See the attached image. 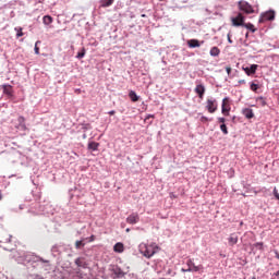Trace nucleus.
<instances>
[{
  "instance_id": "obj_27",
  "label": "nucleus",
  "mask_w": 279,
  "mask_h": 279,
  "mask_svg": "<svg viewBox=\"0 0 279 279\" xmlns=\"http://www.w3.org/2000/svg\"><path fill=\"white\" fill-rule=\"evenodd\" d=\"M259 88H260V86H258V84L251 83V90H253V93H256V90H258Z\"/></svg>"
},
{
  "instance_id": "obj_31",
  "label": "nucleus",
  "mask_w": 279,
  "mask_h": 279,
  "mask_svg": "<svg viewBox=\"0 0 279 279\" xmlns=\"http://www.w3.org/2000/svg\"><path fill=\"white\" fill-rule=\"evenodd\" d=\"M220 130L223 134H228V126L226 124H221Z\"/></svg>"
},
{
  "instance_id": "obj_19",
  "label": "nucleus",
  "mask_w": 279,
  "mask_h": 279,
  "mask_svg": "<svg viewBox=\"0 0 279 279\" xmlns=\"http://www.w3.org/2000/svg\"><path fill=\"white\" fill-rule=\"evenodd\" d=\"M243 114L246 119H254V111L250 108L244 109Z\"/></svg>"
},
{
  "instance_id": "obj_30",
  "label": "nucleus",
  "mask_w": 279,
  "mask_h": 279,
  "mask_svg": "<svg viewBox=\"0 0 279 279\" xmlns=\"http://www.w3.org/2000/svg\"><path fill=\"white\" fill-rule=\"evenodd\" d=\"M208 121H213V119H209L205 116L201 117V123H208Z\"/></svg>"
},
{
  "instance_id": "obj_20",
  "label": "nucleus",
  "mask_w": 279,
  "mask_h": 279,
  "mask_svg": "<svg viewBox=\"0 0 279 279\" xmlns=\"http://www.w3.org/2000/svg\"><path fill=\"white\" fill-rule=\"evenodd\" d=\"M114 3V0H100L101 8H110Z\"/></svg>"
},
{
  "instance_id": "obj_1",
  "label": "nucleus",
  "mask_w": 279,
  "mask_h": 279,
  "mask_svg": "<svg viewBox=\"0 0 279 279\" xmlns=\"http://www.w3.org/2000/svg\"><path fill=\"white\" fill-rule=\"evenodd\" d=\"M140 253H142L145 258H151V256H154V254H156V252H158V250H160L159 246L156 245V243H150V244H146V243H141L138 246Z\"/></svg>"
},
{
  "instance_id": "obj_49",
  "label": "nucleus",
  "mask_w": 279,
  "mask_h": 279,
  "mask_svg": "<svg viewBox=\"0 0 279 279\" xmlns=\"http://www.w3.org/2000/svg\"><path fill=\"white\" fill-rule=\"evenodd\" d=\"M159 1H165V0H159Z\"/></svg>"
},
{
  "instance_id": "obj_37",
  "label": "nucleus",
  "mask_w": 279,
  "mask_h": 279,
  "mask_svg": "<svg viewBox=\"0 0 279 279\" xmlns=\"http://www.w3.org/2000/svg\"><path fill=\"white\" fill-rule=\"evenodd\" d=\"M256 247H263V242L256 243Z\"/></svg>"
},
{
  "instance_id": "obj_43",
  "label": "nucleus",
  "mask_w": 279,
  "mask_h": 279,
  "mask_svg": "<svg viewBox=\"0 0 279 279\" xmlns=\"http://www.w3.org/2000/svg\"><path fill=\"white\" fill-rule=\"evenodd\" d=\"M83 138H84V140L88 138V136L86 135V133L83 134Z\"/></svg>"
},
{
  "instance_id": "obj_22",
  "label": "nucleus",
  "mask_w": 279,
  "mask_h": 279,
  "mask_svg": "<svg viewBox=\"0 0 279 279\" xmlns=\"http://www.w3.org/2000/svg\"><path fill=\"white\" fill-rule=\"evenodd\" d=\"M129 97H130L131 101H134V102H136V101H138V99H141V97H138V95H136V92H134V90H131L129 93Z\"/></svg>"
},
{
  "instance_id": "obj_7",
  "label": "nucleus",
  "mask_w": 279,
  "mask_h": 279,
  "mask_svg": "<svg viewBox=\"0 0 279 279\" xmlns=\"http://www.w3.org/2000/svg\"><path fill=\"white\" fill-rule=\"evenodd\" d=\"M186 265H187V271H204V266L203 265H198V266H195V263L193 262V259H187L186 262Z\"/></svg>"
},
{
  "instance_id": "obj_6",
  "label": "nucleus",
  "mask_w": 279,
  "mask_h": 279,
  "mask_svg": "<svg viewBox=\"0 0 279 279\" xmlns=\"http://www.w3.org/2000/svg\"><path fill=\"white\" fill-rule=\"evenodd\" d=\"M274 19H276V12L267 11L265 13H262L259 17V23H265L266 21H274Z\"/></svg>"
},
{
  "instance_id": "obj_38",
  "label": "nucleus",
  "mask_w": 279,
  "mask_h": 279,
  "mask_svg": "<svg viewBox=\"0 0 279 279\" xmlns=\"http://www.w3.org/2000/svg\"><path fill=\"white\" fill-rule=\"evenodd\" d=\"M275 256H276V258H278V260H279V252H278V251H275Z\"/></svg>"
},
{
  "instance_id": "obj_2",
  "label": "nucleus",
  "mask_w": 279,
  "mask_h": 279,
  "mask_svg": "<svg viewBox=\"0 0 279 279\" xmlns=\"http://www.w3.org/2000/svg\"><path fill=\"white\" fill-rule=\"evenodd\" d=\"M230 110H232V108L230 107V98H223L221 105L222 114L225 117H230Z\"/></svg>"
},
{
  "instance_id": "obj_18",
  "label": "nucleus",
  "mask_w": 279,
  "mask_h": 279,
  "mask_svg": "<svg viewBox=\"0 0 279 279\" xmlns=\"http://www.w3.org/2000/svg\"><path fill=\"white\" fill-rule=\"evenodd\" d=\"M236 243H239V235L233 233L229 236V245H236Z\"/></svg>"
},
{
  "instance_id": "obj_32",
  "label": "nucleus",
  "mask_w": 279,
  "mask_h": 279,
  "mask_svg": "<svg viewBox=\"0 0 279 279\" xmlns=\"http://www.w3.org/2000/svg\"><path fill=\"white\" fill-rule=\"evenodd\" d=\"M257 101H260L262 106H267V102L265 101V98L259 97Z\"/></svg>"
},
{
  "instance_id": "obj_48",
  "label": "nucleus",
  "mask_w": 279,
  "mask_h": 279,
  "mask_svg": "<svg viewBox=\"0 0 279 279\" xmlns=\"http://www.w3.org/2000/svg\"><path fill=\"white\" fill-rule=\"evenodd\" d=\"M252 279H256V277H253Z\"/></svg>"
},
{
  "instance_id": "obj_47",
  "label": "nucleus",
  "mask_w": 279,
  "mask_h": 279,
  "mask_svg": "<svg viewBox=\"0 0 279 279\" xmlns=\"http://www.w3.org/2000/svg\"><path fill=\"white\" fill-rule=\"evenodd\" d=\"M149 118H154V116H149Z\"/></svg>"
},
{
  "instance_id": "obj_3",
  "label": "nucleus",
  "mask_w": 279,
  "mask_h": 279,
  "mask_svg": "<svg viewBox=\"0 0 279 279\" xmlns=\"http://www.w3.org/2000/svg\"><path fill=\"white\" fill-rule=\"evenodd\" d=\"M239 8L242 12H245V14H254V8L245 1H240Z\"/></svg>"
},
{
  "instance_id": "obj_26",
  "label": "nucleus",
  "mask_w": 279,
  "mask_h": 279,
  "mask_svg": "<svg viewBox=\"0 0 279 279\" xmlns=\"http://www.w3.org/2000/svg\"><path fill=\"white\" fill-rule=\"evenodd\" d=\"M85 56H86V49L83 48L82 51L76 54V58L78 60H82V58H84Z\"/></svg>"
},
{
  "instance_id": "obj_24",
  "label": "nucleus",
  "mask_w": 279,
  "mask_h": 279,
  "mask_svg": "<svg viewBox=\"0 0 279 279\" xmlns=\"http://www.w3.org/2000/svg\"><path fill=\"white\" fill-rule=\"evenodd\" d=\"M242 27H245L246 29H250L251 32H256V28L254 27V24L252 23H246L244 22V25H242Z\"/></svg>"
},
{
  "instance_id": "obj_8",
  "label": "nucleus",
  "mask_w": 279,
  "mask_h": 279,
  "mask_svg": "<svg viewBox=\"0 0 279 279\" xmlns=\"http://www.w3.org/2000/svg\"><path fill=\"white\" fill-rule=\"evenodd\" d=\"M141 221V216H138V213H133L126 218V223H130L131 226H134Z\"/></svg>"
},
{
  "instance_id": "obj_46",
  "label": "nucleus",
  "mask_w": 279,
  "mask_h": 279,
  "mask_svg": "<svg viewBox=\"0 0 279 279\" xmlns=\"http://www.w3.org/2000/svg\"><path fill=\"white\" fill-rule=\"evenodd\" d=\"M149 118H154V116H149Z\"/></svg>"
},
{
  "instance_id": "obj_10",
  "label": "nucleus",
  "mask_w": 279,
  "mask_h": 279,
  "mask_svg": "<svg viewBox=\"0 0 279 279\" xmlns=\"http://www.w3.org/2000/svg\"><path fill=\"white\" fill-rule=\"evenodd\" d=\"M15 130H27V124H25V117L20 116L17 118V125H15Z\"/></svg>"
},
{
  "instance_id": "obj_28",
  "label": "nucleus",
  "mask_w": 279,
  "mask_h": 279,
  "mask_svg": "<svg viewBox=\"0 0 279 279\" xmlns=\"http://www.w3.org/2000/svg\"><path fill=\"white\" fill-rule=\"evenodd\" d=\"M84 241H76L75 242V247H76V250H80L81 247H84Z\"/></svg>"
},
{
  "instance_id": "obj_39",
  "label": "nucleus",
  "mask_w": 279,
  "mask_h": 279,
  "mask_svg": "<svg viewBox=\"0 0 279 279\" xmlns=\"http://www.w3.org/2000/svg\"><path fill=\"white\" fill-rule=\"evenodd\" d=\"M109 114L112 117L113 114H116L114 110L109 111Z\"/></svg>"
},
{
  "instance_id": "obj_15",
  "label": "nucleus",
  "mask_w": 279,
  "mask_h": 279,
  "mask_svg": "<svg viewBox=\"0 0 279 279\" xmlns=\"http://www.w3.org/2000/svg\"><path fill=\"white\" fill-rule=\"evenodd\" d=\"M201 45L202 44L197 39H190V40H187V46L190 47V49H195L197 47H201Z\"/></svg>"
},
{
  "instance_id": "obj_4",
  "label": "nucleus",
  "mask_w": 279,
  "mask_h": 279,
  "mask_svg": "<svg viewBox=\"0 0 279 279\" xmlns=\"http://www.w3.org/2000/svg\"><path fill=\"white\" fill-rule=\"evenodd\" d=\"M231 21L234 27H243L245 23V16H243V13H239L235 17H232Z\"/></svg>"
},
{
  "instance_id": "obj_25",
  "label": "nucleus",
  "mask_w": 279,
  "mask_h": 279,
  "mask_svg": "<svg viewBox=\"0 0 279 279\" xmlns=\"http://www.w3.org/2000/svg\"><path fill=\"white\" fill-rule=\"evenodd\" d=\"M16 38H21V36H24L23 27H15Z\"/></svg>"
},
{
  "instance_id": "obj_21",
  "label": "nucleus",
  "mask_w": 279,
  "mask_h": 279,
  "mask_svg": "<svg viewBox=\"0 0 279 279\" xmlns=\"http://www.w3.org/2000/svg\"><path fill=\"white\" fill-rule=\"evenodd\" d=\"M43 23L44 25H51V23H53V17H51V15H45L43 17Z\"/></svg>"
},
{
  "instance_id": "obj_11",
  "label": "nucleus",
  "mask_w": 279,
  "mask_h": 279,
  "mask_svg": "<svg viewBox=\"0 0 279 279\" xmlns=\"http://www.w3.org/2000/svg\"><path fill=\"white\" fill-rule=\"evenodd\" d=\"M75 265L77 267H82V269H86L88 267V263H86V259L83 257H78L75 259Z\"/></svg>"
},
{
  "instance_id": "obj_35",
  "label": "nucleus",
  "mask_w": 279,
  "mask_h": 279,
  "mask_svg": "<svg viewBox=\"0 0 279 279\" xmlns=\"http://www.w3.org/2000/svg\"><path fill=\"white\" fill-rule=\"evenodd\" d=\"M219 123L226 124V118H218Z\"/></svg>"
},
{
  "instance_id": "obj_34",
  "label": "nucleus",
  "mask_w": 279,
  "mask_h": 279,
  "mask_svg": "<svg viewBox=\"0 0 279 279\" xmlns=\"http://www.w3.org/2000/svg\"><path fill=\"white\" fill-rule=\"evenodd\" d=\"M227 38H228V43L232 45V35L230 33L227 35Z\"/></svg>"
},
{
  "instance_id": "obj_23",
  "label": "nucleus",
  "mask_w": 279,
  "mask_h": 279,
  "mask_svg": "<svg viewBox=\"0 0 279 279\" xmlns=\"http://www.w3.org/2000/svg\"><path fill=\"white\" fill-rule=\"evenodd\" d=\"M113 274H114V276H117V278H123V276H125L123 270L121 268H119V267L113 269Z\"/></svg>"
},
{
  "instance_id": "obj_33",
  "label": "nucleus",
  "mask_w": 279,
  "mask_h": 279,
  "mask_svg": "<svg viewBox=\"0 0 279 279\" xmlns=\"http://www.w3.org/2000/svg\"><path fill=\"white\" fill-rule=\"evenodd\" d=\"M227 74L230 75L232 73V68L230 65L226 66Z\"/></svg>"
},
{
  "instance_id": "obj_45",
  "label": "nucleus",
  "mask_w": 279,
  "mask_h": 279,
  "mask_svg": "<svg viewBox=\"0 0 279 279\" xmlns=\"http://www.w3.org/2000/svg\"><path fill=\"white\" fill-rule=\"evenodd\" d=\"M142 17L145 19V14H142Z\"/></svg>"
},
{
  "instance_id": "obj_16",
  "label": "nucleus",
  "mask_w": 279,
  "mask_h": 279,
  "mask_svg": "<svg viewBox=\"0 0 279 279\" xmlns=\"http://www.w3.org/2000/svg\"><path fill=\"white\" fill-rule=\"evenodd\" d=\"M125 247L123 246V243L118 242L113 246V251L117 252L118 254H123Z\"/></svg>"
},
{
  "instance_id": "obj_12",
  "label": "nucleus",
  "mask_w": 279,
  "mask_h": 279,
  "mask_svg": "<svg viewBox=\"0 0 279 279\" xmlns=\"http://www.w3.org/2000/svg\"><path fill=\"white\" fill-rule=\"evenodd\" d=\"M3 94L8 97H12L14 95V89L12 88V85H2Z\"/></svg>"
},
{
  "instance_id": "obj_9",
  "label": "nucleus",
  "mask_w": 279,
  "mask_h": 279,
  "mask_svg": "<svg viewBox=\"0 0 279 279\" xmlns=\"http://www.w3.org/2000/svg\"><path fill=\"white\" fill-rule=\"evenodd\" d=\"M194 92L196 93V95H198L199 99H204V95L206 94V86H204L203 84H197L194 88Z\"/></svg>"
},
{
  "instance_id": "obj_36",
  "label": "nucleus",
  "mask_w": 279,
  "mask_h": 279,
  "mask_svg": "<svg viewBox=\"0 0 279 279\" xmlns=\"http://www.w3.org/2000/svg\"><path fill=\"white\" fill-rule=\"evenodd\" d=\"M88 241H89V243H93V241H95V235H90Z\"/></svg>"
},
{
  "instance_id": "obj_14",
  "label": "nucleus",
  "mask_w": 279,
  "mask_h": 279,
  "mask_svg": "<svg viewBox=\"0 0 279 279\" xmlns=\"http://www.w3.org/2000/svg\"><path fill=\"white\" fill-rule=\"evenodd\" d=\"M220 53H221V49H219V47L217 46L211 47L209 51V56H211V58H217L220 56Z\"/></svg>"
},
{
  "instance_id": "obj_42",
  "label": "nucleus",
  "mask_w": 279,
  "mask_h": 279,
  "mask_svg": "<svg viewBox=\"0 0 279 279\" xmlns=\"http://www.w3.org/2000/svg\"><path fill=\"white\" fill-rule=\"evenodd\" d=\"M181 271H183L184 274H186V272L189 271V268H187V269L182 268Z\"/></svg>"
},
{
  "instance_id": "obj_29",
  "label": "nucleus",
  "mask_w": 279,
  "mask_h": 279,
  "mask_svg": "<svg viewBox=\"0 0 279 279\" xmlns=\"http://www.w3.org/2000/svg\"><path fill=\"white\" fill-rule=\"evenodd\" d=\"M40 41H36V44H35V53H36V56H39L40 54V48L38 47V44H39Z\"/></svg>"
},
{
  "instance_id": "obj_40",
  "label": "nucleus",
  "mask_w": 279,
  "mask_h": 279,
  "mask_svg": "<svg viewBox=\"0 0 279 279\" xmlns=\"http://www.w3.org/2000/svg\"><path fill=\"white\" fill-rule=\"evenodd\" d=\"M239 84H245V80H240Z\"/></svg>"
},
{
  "instance_id": "obj_17",
  "label": "nucleus",
  "mask_w": 279,
  "mask_h": 279,
  "mask_svg": "<svg viewBox=\"0 0 279 279\" xmlns=\"http://www.w3.org/2000/svg\"><path fill=\"white\" fill-rule=\"evenodd\" d=\"M87 149L89 151H97L99 149V143L97 142H89L87 145Z\"/></svg>"
},
{
  "instance_id": "obj_13",
  "label": "nucleus",
  "mask_w": 279,
  "mask_h": 279,
  "mask_svg": "<svg viewBox=\"0 0 279 279\" xmlns=\"http://www.w3.org/2000/svg\"><path fill=\"white\" fill-rule=\"evenodd\" d=\"M258 69V64H252L250 68H244L246 75H254Z\"/></svg>"
},
{
  "instance_id": "obj_41",
  "label": "nucleus",
  "mask_w": 279,
  "mask_h": 279,
  "mask_svg": "<svg viewBox=\"0 0 279 279\" xmlns=\"http://www.w3.org/2000/svg\"><path fill=\"white\" fill-rule=\"evenodd\" d=\"M75 93L80 95V93H82V89H75Z\"/></svg>"
},
{
  "instance_id": "obj_5",
  "label": "nucleus",
  "mask_w": 279,
  "mask_h": 279,
  "mask_svg": "<svg viewBox=\"0 0 279 279\" xmlns=\"http://www.w3.org/2000/svg\"><path fill=\"white\" fill-rule=\"evenodd\" d=\"M217 108H218V105L216 99H207L206 110L210 114H215V112H217Z\"/></svg>"
},
{
  "instance_id": "obj_44",
  "label": "nucleus",
  "mask_w": 279,
  "mask_h": 279,
  "mask_svg": "<svg viewBox=\"0 0 279 279\" xmlns=\"http://www.w3.org/2000/svg\"><path fill=\"white\" fill-rule=\"evenodd\" d=\"M1 199H3V194H1V191H0V202Z\"/></svg>"
}]
</instances>
